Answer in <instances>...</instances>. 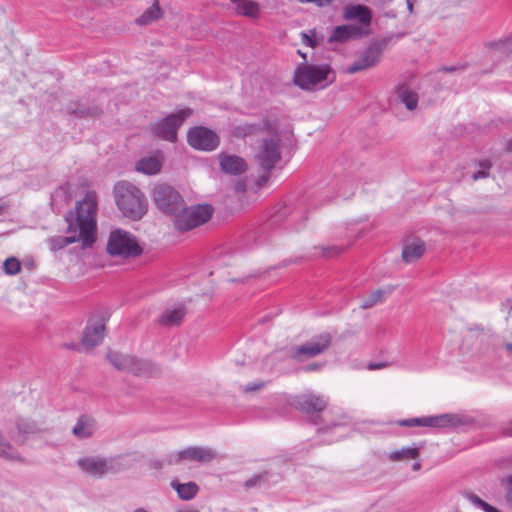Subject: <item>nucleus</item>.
<instances>
[{"instance_id": "61", "label": "nucleus", "mask_w": 512, "mask_h": 512, "mask_svg": "<svg viewBox=\"0 0 512 512\" xmlns=\"http://www.w3.org/2000/svg\"><path fill=\"white\" fill-rule=\"evenodd\" d=\"M298 54L304 59V61H307L306 53H302L300 50H298Z\"/></svg>"}, {"instance_id": "42", "label": "nucleus", "mask_w": 512, "mask_h": 512, "mask_svg": "<svg viewBox=\"0 0 512 512\" xmlns=\"http://www.w3.org/2000/svg\"><path fill=\"white\" fill-rule=\"evenodd\" d=\"M300 3H314L318 7H324L330 5L333 0H299Z\"/></svg>"}, {"instance_id": "33", "label": "nucleus", "mask_w": 512, "mask_h": 512, "mask_svg": "<svg viewBox=\"0 0 512 512\" xmlns=\"http://www.w3.org/2000/svg\"><path fill=\"white\" fill-rule=\"evenodd\" d=\"M237 12L247 17H256L259 12V5L255 1H244L237 6Z\"/></svg>"}, {"instance_id": "5", "label": "nucleus", "mask_w": 512, "mask_h": 512, "mask_svg": "<svg viewBox=\"0 0 512 512\" xmlns=\"http://www.w3.org/2000/svg\"><path fill=\"white\" fill-rule=\"evenodd\" d=\"M157 208L164 214L173 217L175 213L183 211V196L174 187L168 184H158L152 193Z\"/></svg>"}, {"instance_id": "45", "label": "nucleus", "mask_w": 512, "mask_h": 512, "mask_svg": "<svg viewBox=\"0 0 512 512\" xmlns=\"http://www.w3.org/2000/svg\"><path fill=\"white\" fill-rule=\"evenodd\" d=\"M322 364L320 363H311V364H308L306 366L303 367V370L306 371V372H311V371H318L322 368Z\"/></svg>"}, {"instance_id": "14", "label": "nucleus", "mask_w": 512, "mask_h": 512, "mask_svg": "<svg viewBox=\"0 0 512 512\" xmlns=\"http://www.w3.org/2000/svg\"><path fill=\"white\" fill-rule=\"evenodd\" d=\"M255 157L264 171H271L281 159L279 140L274 138L263 139Z\"/></svg>"}, {"instance_id": "43", "label": "nucleus", "mask_w": 512, "mask_h": 512, "mask_svg": "<svg viewBox=\"0 0 512 512\" xmlns=\"http://www.w3.org/2000/svg\"><path fill=\"white\" fill-rule=\"evenodd\" d=\"M264 387V383L261 382V383H250L248 384L244 391L246 392H255V391H258L260 389H262Z\"/></svg>"}, {"instance_id": "25", "label": "nucleus", "mask_w": 512, "mask_h": 512, "mask_svg": "<svg viewBox=\"0 0 512 512\" xmlns=\"http://www.w3.org/2000/svg\"><path fill=\"white\" fill-rule=\"evenodd\" d=\"M425 252V244L422 240H413L406 243L402 249V259L406 263L418 260Z\"/></svg>"}, {"instance_id": "62", "label": "nucleus", "mask_w": 512, "mask_h": 512, "mask_svg": "<svg viewBox=\"0 0 512 512\" xmlns=\"http://www.w3.org/2000/svg\"><path fill=\"white\" fill-rule=\"evenodd\" d=\"M230 1H231L232 3H234V4H237V6H238L239 4H241L242 2H244L245 0H230Z\"/></svg>"}, {"instance_id": "49", "label": "nucleus", "mask_w": 512, "mask_h": 512, "mask_svg": "<svg viewBox=\"0 0 512 512\" xmlns=\"http://www.w3.org/2000/svg\"><path fill=\"white\" fill-rule=\"evenodd\" d=\"M265 172H266V174L262 175V176L259 178V180L257 181V185H258L259 187L263 186V185L267 182V180H268V178H269V173H270V171H265Z\"/></svg>"}, {"instance_id": "39", "label": "nucleus", "mask_w": 512, "mask_h": 512, "mask_svg": "<svg viewBox=\"0 0 512 512\" xmlns=\"http://www.w3.org/2000/svg\"><path fill=\"white\" fill-rule=\"evenodd\" d=\"M315 249H320L321 250V256L324 257V258H329V257H333V256H336V255H339L340 253H342L344 251V248L343 247H340V246H319V247H315Z\"/></svg>"}, {"instance_id": "17", "label": "nucleus", "mask_w": 512, "mask_h": 512, "mask_svg": "<svg viewBox=\"0 0 512 512\" xmlns=\"http://www.w3.org/2000/svg\"><path fill=\"white\" fill-rule=\"evenodd\" d=\"M105 320L89 321L83 331L81 343L86 348H93L100 344L104 338Z\"/></svg>"}, {"instance_id": "35", "label": "nucleus", "mask_w": 512, "mask_h": 512, "mask_svg": "<svg viewBox=\"0 0 512 512\" xmlns=\"http://www.w3.org/2000/svg\"><path fill=\"white\" fill-rule=\"evenodd\" d=\"M487 47L505 54H510L512 53V36L498 41H491L487 43Z\"/></svg>"}, {"instance_id": "6", "label": "nucleus", "mask_w": 512, "mask_h": 512, "mask_svg": "<svg viewBox=\"0 0 512 512\" xmlns=\"http://www.w3.org/2000/svg\"><path fill=\"white\" fill-rule=\"evenodd\" d=\"M331 69L328 65L300 64L294 74L293 82L303 90H311L328 78Z\"/></svg>"}, {"instance_id": "38", "label": "nucleus", "mask_w": 512, "mask_h": 512, "mask_svg": "<svg viewBox=\"0 0 512 512\" xmlns=\"http://www.w3.org/2000/svg\"><path fill=\"white\" fill-rule=\"evenodd\" d=\"M268 473L265 471L263 473L254 475L244 483V487L246 489L254 488V487H260L263 483L267 480Z\"/></svg>"}, {"instance_id": "20", "label": "nucleus", "mask_w": 512, "mask_h": 512, "mask_svg": "<svg viewBox=\"0 0 512 512\" xmlns=\"http://www.w3.org/2000/svg\"><path fill=\"white\" fill-rule=\"evenodd\" d=\"M160 372V367L155 363L149 360L139 359L135 356L132 357V361L128 370V373L138 377H154Z\"/></svg>"}, {"instance_id": "40", "label": "nucleus", "mask_w": 512, "mask_h": 512, "mask_svg": "<svg viewBox=\"0 0 512 512\" xmlns=\"http://www.w3.org/2000/svg\"><path fill=\"white\" fill-rule=\"evenodd\" d=\"M173 222L174 221H180L184 220L186 223L191 224V206L187 207L186 203H183V211H179L178 213H175V215L172 217Z\"/></svg>"}, {"instance_id": "21", "label": "nucleus", "mask_w": 512, "mask_h": 512, "mask_svg": "<svg viewBox=\"0 0 512 512\" xmlns=\"http://www.w3.org/2000/svg\"><path fill=\"white\" fill-rule=\"evenodd\" d=\"M343 16L346 20H358L362 25H369L372 18L370 9L361 4L345 6Z\"/></svg>"}, {"instance_id": "2", "label": "nucleus", "mask_w": 512, "mask_h": 512, "mask_svg": "<svg viewBox=\"0 0 512 512\" xmlns=\"http://www.w3.org/2000/svg\"><path fill=\"white\" fill-rule=\"evenodd\" d=\"M114 198L118 209L123 216L137 221L148 210V202L144 193L134 184L120 181L114 186Z\"/></svg>"}, {"instance_id": "30", "label": "nucleus", "mask_w": 512, "mask_h": 512, "mask_svg": "<svg viewBox=\"0 0 512 512\" xmlns=\"http://www.w3.org/2000/svg\"><path fill=\"white\" fill-rule=\"evenodd\" d=\"M0 457L6 460L24 462L19 452L5 440L3 434L0 432Z\"/></svg>"}, {"instance_id": "60", "label": "nucleus", "mask_w": 512, "mask_h": 512, "mask_svg": "<svg viewBox=\"0 0 512 512\" xmlns=\"http://www.w3.org/2000/svg\"><path fill=\"white\" fill-rule=\"evenodd\" d=\"M506 149H507V151L512 152V139H510L507 142Z\"/></svg>"}, {"instance_id": "7", "label": "nucleus", "mask_w": 512, "mask_h": 512, "mask_svg": "<svg viewBox=\"0 0 512 512\" xmlns=\"http://www.w3.org/2000/svg\"><path fill=\"white\" fill-rule=\"evenodd\" d=\"M332 343V336L328 332L313 336L308 342L294 346L289 350V356L298 362L307 358L316 357L324 353Z\"/></svg>"}, {"instance_id": "36", "label": "nucleus", "mask_w": 512, "mask_h": 512, "mask_svg": "<svg viewBox=\"0 0 512 512\" xmlns=\"http://www.w3.org/2000/svg\"><path fill=\"white\" fill-rule=\"evenodd\" d=\"M3 268L6 274L16 275L21 270V264L15 257H10L4 261Z\"/></svg>"}, {"instance_id": "15", "label": "nucleus", "mask_w": 512, "mask_h": 512, "mask_svg": "<svg viewBox=\"0 0 512 512\" xmlns=\"http://www.w3.org/2000/svg\"><path fill=\"white\" fill-rule=\"evenodd\" d=\"M216 458V452L212 448L190 446L168 457V464L177 465L182 460H190L198 463H210Z\"/></svg>"}, {"instance_id": "58", "label": "nucleus", "mask_w": 512, "mask_h": 512, "mask_svg": "<svg viewBox=\"0 0 512 512\" xmlns=\"http://www.w3.org/2000/svg\"><path fill=\"white\" fill-rule=\"evenodd\" d=\"M236 190H237V191H240V192L245 191V185H244V184H242V183L237 184V185H236Z\"/></svg>"}, {"instance_id": "9", "label": "nucleus", "mask_w": 512, "mask_h": 512, "mask_svg": "<svg viewBox=\"0 0 512 512\" xmlns=\"http://www.w3.org/2000/svg\"><path fill=\"white\" fill-rule=\"evenodd\" d=\"M77 466L82 473L94 477L102 478L104 475L118 471L114 458H105L100 456H86L77 460Z\"/></svg>"}, {"instance_id": "31", "label": "nucleus", "mask_w": 512, "mask_h": 512, "mask_svg": "<svg viewBox=\"0 0 512 512\" xmlns=\"http://www.w3.org/2000/svg\"><path fill=\"white\" fill-rule=\"evenodd\" d=\"M419 447H403L399 450H394L389 454L391 461H402L408 459H417L420 455Z\"/></svg>"}, {"instance_id": "55", "label": "nucleus", "mask_w": 512, "mask_h": 512, "mask_svg": "<svg viewBox=\"0 0 512 512\" xmlns=\"http://www.w3.org/2000/svg\"><path fill=\"white\" fill-rule=\"evenodd\" d=\"M406 4H407V9L409 10L410 13H412L413 7H414V0H406Z\"/></svg>"}, {"instance_id": "64", "label": "nucleus", "mask_w": 512, "mask_h": 512, "mask_svg": "<svg viewBox=\"0 0 512 512\" xmlns=\"http://www.w3.org/2000/svg\"><path fill=\"white\" fill-rule=\"evenodd\" d=\"M154 467H155V468H160V467H161V464H160V463H156V464L154 465Z\"/></svg>"}, {"instance_id": "44", "label": "nucleus", "mask_w": 512, "mask_h": 512, "mask_svg": "<svg viewBox=\"0 0 512 512\" xmlns=\"http://www.w3.org/2000/svg\"><path fill=\"white\" fill-rule=\"evenodd\" d=\"M501 434L505 437H511L512 436V420L507 422L501 430Z\"/></svg>"}, {"instance_id": "24", "label": "nucleus", "mask_w": 512, "mask_h": 512, "mask_svg": "<svg viewBox=\"0 0 512 512\" xmlns=\"http://www.w3.org/2000/svg\"><path fill=\"white\" fill-rule=\"evenodd\" d=\"M185 315L186 309L184 306H179L173 309H166L159 317L158 323L161 326H178L181 324Z\"/></svg>"}, {"instance_id": "28", "label": "nucleus", "mask_w": 512, "mask_h": 512, "mask_svg": "<svg viewBox=\"0 0 512 512\" xmlns=\"http://www.w3.org/2000/svg\"><path fill=\"white\" fill-rule=\"evenodd\" d=\"M161 162L155 156H149L140 159L136 163V170L147 175H154L161 169Z\"/></svg>"}, {"instance_id": "46", "label": "nucleus", "mask_w": 512, "mask_h": 512, "mask_svg": "<svg viewBox=\"0 0 512 512\" xmlns=\"http://www.w3.org/2000/svg\"><path fill=\"white\" fill-rule=\"evenodd\" d=\"M489 177V172L488 171H485V170H480L478 172H475L473 175H472V179L474 181L478 180V179H482V178H487Z\"/></svg>"}, {"instance_id": "53", "label": "nucleus", "mask_w": 512, "mask_h": 512, "mask_svg": "<svg viewBox=\"0 0 512 512\" xmlns=\"http://www.w3.org/2000/svg\"><path fill=\"white\" fill-rule=\"evenodd\" d=\"M507 484V490H512V474L507 476L506 479L503 480Z\"/></svg>"}, {"instance_id": "41", "label": "nucleus", "mask_w": 512, "mask_h": 512, "mask_svg": "<svg viewBox=\"0 0 512 512\" xmlns=\"http://www.w3.org/2000/svg\"><path fill=\"white\" fill-rule=\"evenodd\" d=\"M301 36H302L303 42H304L306 45H308V46H310V47H312V48L316 47V45H317V41H316V39H315L314 34H313L312 36H309L308 34H306L305 32H303V33H301Z\"/></svg>"}, {"instance_id": "27", "label": "nucleus", "mask_w": 512, "mask_h": 512, "mask_svg": "<svg viewBox=\"0 0 512 512\" xmlns=\"http://www.w3.org/2000/svg\"><path fill=\"white\" fill-rule=\"evenodd\" d=\"M132 357V355L123 354L116 351H109L106 355L107 360L115 369L127 373L132 361Z\"/></svg>"}, {"instance_id": "16", "label": "nucleus", "mask_w": 512, "mask_h": 512, "mask_svg": "<svg viewBox=\"0 0 512 512\" xmlns=\"http://www.w3.org/2000/svg\"><path fill=\"white\" fill-rule=\"evenodd\" d=\"M214 208L210 204H196L191 206V224L184 220L174 221V227L180 232L190 231L205 224L213 215Z\"/></svg>"}, {"instance_id": "3", "label": "nucleus", "mask_w": 512, "mask_h": 512, "mask_svg": "<svg viewBox=\"0 0 512 512\" xmlns=\"http://www.w3.org/2000/svg\"><path fill=\"white\" fill-rule=\"evenodd\" d=\"M51 427L46 421H37L28 416L17 415L6 426L8 437L18 445H23L29 437L49 433Z\"/></svg>"}, {"instance_id": "50", "label": "nucleus", "mask_w": 512, "mask_h": 512, "mask_svg": "<svg viewBox=\"0 0 512 512\" xmlns=\"http://www.w3.org/2000/svg\"><path fill=\"white\" fill-rule=\"evenodd\" d=\"M386 364L385 363H374V362H371L368 364V369L370 370H376V369H380V368H383L385 367Z\"/></svg>"}, {"instance_id": "23", "label": "nucleus", "mask_w": 512, "mask_h": 512, "mask_svg": "<svg viewBox=\"0 0 512 512\" xmlns=\"http://www.w3.org/2000/svg\"><path fill=\"white\" fill-rule=\"evenodd\" d=\"M361 35V28L348 24L340 25L334 28L332 35L329 37V42H346L352 38H357Z\"/></svg>"}, {"instance_id": "37", "label": "nucleus", "mask_w": 512, "mask_h": 512, "mask_svg": "<svg viewBox=\"0 0 512 512\" xmlns=\"http://www.w3.org/2000/svg\"><path fill=\"white\" fill-rule=\"evenodd\" d=\"M259 129L257 124H242L234 128V134L238 137H246L254 134Z\"/></svg>"}, {"instance_id": "11", "label": "nucleus", "mask_w": 512, "mask_h": 512, "mask_svg": "<svg viewBox=\"0 0 512 512\" xmlns=\"http://www.w3.org/2000/svg\"><path fill=\"white\" fill-rule=\"evenodd\" d=\"M465 423L458 415L450 413L399 421V425L405 427L425 426L434 428L458 427Z\"/></svg>"}, {"instance_id": "56", "label": "nucleus", "mask_w": 512, "mask_h": 512, "mask_svg": "<svg viewBox=\"0 0 512 512\" xmlns=\"http://www.w3.org/2000/svg\"><path fill=\"white\" fill-rule=\"evenodd\" d=\"M441 71H445V72H453L456 70V67L454 66H444L440 69Z\"/></svg>"}, {"instance_id": "12", "label": "nucleus", "mask_w": 512, "mask_h": 512, "mask_svg": "<svg viewBox=\"0 0 512 512\" xmlns=\"http://www.w3.org/2000/svg\"><path fill=\"white\" fill-rule=\"evenodd\" d=\"M328 401L324 396L316 395L313 393H305L299 396H296L292 402V405L299 411L315 417L312 418V421L315 425L319 424L318 414L325 410L327 407Z\"/></svg>"}, {"instance_id": "57", "label": "nucleus", "mask_w": 512, "mask_h": 512, "mask_svg": "<svg viewBox=\"0 0 512 512\" xmlns=\"http://www.w3.org/2000/svg\"><path fill=\"white\" fill-rule=\"evenodd\" d=\"M7 205L5 203L0 202V215H3L7 210Z\"/></svg>"}, {"instance_id": "54", "label": "nucleus", "mask_w": 512, "mask_h": 512, "mask_svg": "<svg viewBox=\"0 0 512 512\" xmlns=\"http://www.w3.org/2000/svg\"><path fill=\"white\" fill-rule=\"evenodd\" d=\"M505 498L509 505L512 506V490H507Z\"/></svg>"}, {"instance_id": "19", "label": "nucleus", "mask_w": 512, "mask_h": 512, "mask_svg": "<svg viewBox=\"0 0 512 512\" xmlns=\"http://www.w3.org/2000/svg\"><path fill=\"white\" fill-rule=\"evenodd\" d=\"M219 163L222 171L226 174L239 175L248 169L246 161L237 155L220 154Z\"/></svg>"}, {"instance_id": "48", "label": "nucleus", "mask_w": 512, "mask_h": 512, "mask_svg": "<svg viewBox=\"0 0 512 512\" xmlns=\"http://www.w3.org/2000/svg\"><path fill=\"white\" fill-rule=\"evenodd\" d=\"M265 172H266V174L262 175V176L259 178V180L257 181V185H258L259 187L263 186V185L267 182V180H268V178H269V173H270V171H265Z\"/></svg>"}, {"instance_id": "51", "label": "nucleus", "mask_w": 512, "mask_h": 512, "mask_svg": "<svg viewBox=\"0 0 512 512\" xmlns=\"http://www.w3.org/2000/svg\"><path fill=\"white\" fill-rule=\"evenodd\" d=\"M468 330L470 332L477 331V332H484V328L479 324H473L470 327H468Z\"/></svg>"}, {"instance_id": "8", "label": "nucleus", "mask_w": 512, "mask_h": 512, "mask_svg": "<svg viewBox=\"0 0 512 512\" xmlns=\"http://www.w3.org/2000/svg\"><path fill=\"white\" fill-rule=\"evenodd\" d=\"M192 114L190 108L182 109L165 117L159 123L153 126V132L156 136L174 142L177 139V130L184 121Z\"/></svg>"}, {"instance_id": "10", "label": "nucleus", "mask_w": 512, "mask_h": 512, "mask_svg": "<svg viewBox=\"0 0 512 512\" xmlns=\"http://www.w3.org/2000/svg\"><path fill=\"white\" fill-rule=\"evenodd\" d=\"M388 44L387 39H382L371 43L347 68V72L354 74L375 66L381 59L384 49Z\"/></svg>"}, {"instance_id": "52", "label": "nucleus", "mask_w": 512, "mask_h": 512, "mask_svg": "<svg viewBox=\"0 0 512 512\" xmlns=\"http://www.w3.org/2000/svg\"><path fill=\"white\" fill-rule=\"evenodd\" d=\"M503 347L508 356H512V343H504Z\"/></svg>"}, {"instance_id": "63", "label": "nucleus", "mask_w": 512, "mask_h": 512, "mask_svg": "<svg viewBox=\"0 0 512 512\" xmlns=\"http://www.w3.org/2000/svg\"><path fill=\"white\" fill-rule=\"evenodd\" d=\"M67 348H70V349H74L75 348V344H71V345H66Z\"/></svg>"}, {"instance_id": "1", "label": "nucleus", "mask_w": 512, "mask_h": 512, "mask_svg": "<svg viewBox=\"0 0 512 512\" xmlns=\"http://www.w3.org/2000/svg\"><path fill=\"white\" fill-rule=\"evenodd\" d=\"M98 199L95 191H87L84 198L76 202L75 210L65 215L67 236H55L48 240L49 247L56 252L81 241L82 248H90L95 240Z\"/></svg>"}, {"instance_id": "47", "label": "nucleus", "mask_w": 512, "mask_h": 512, "mask_svg": "<svg viewBox=\"0 0 512 512\" xmlns=\"http://www.w3.org/2000/svg\"><path fill=\"white\" fill-rule=\"evenodd\" d=\"M479 166L482 170L488 171L492 167V163L490 160H482L479 162Z\"/></svg>"}, {"instance_id": "22", "label": "nucleus", "mask_w": 512, "mask_h": 512, "mask_svg": "<svg viewBox=\"0 0 512 512\" xmlns=\"http://www.w3.org/2000/svg\"><path fill=\"white\" fill-rule=\"evenodd\" d=\"M96 431V421L88 415H81L72 429V433L79 439L91 437Z\"/></svg>"}, {"instance_id": "13", "label": "nucleus", "mask_w": 512, "mask_h": 512, "mask_svg": "<svg viewBox=\"0 0 512 512\" xmlns=\"http://www.w3.org/2000/svg\"><path fill=\"white\" fill-rule=\"evenodd\" d=\"M187 142L197 150L212 151L219 145V137L212 130L198 126L188 131Z\"/></svg>"}, {"instance_id": "18", "label": "nucleus", "mask_w": 512, "mask_h": 512, "mask_svg": "<svg viewBox=\"0 0 512 512\" xmlns=\"http://www.w3.org/2000/svg\"><path fill=\"white\" fill-rule=\"evenodd\" d=\"M69 114H74L79 118L96 117L102 113V110L95 104L89 103L86 99L71 100L65 106Z\"/></svg>"}, {"instance_id": "26", "label": "nucleus", "mask_w": 512, "mask_h": 512, "mask_svg": "<svg viewBox=\"0 0 512 512\" xmlns=\"http://www.w3.org/2000/svg\"><path fill=\"white\" fill-rule=\"evenodd\" d=\"M398 97L400 101L405 105L407 110L413 111L418 105V94L411 90L406 84H400L398 86Z\"/></svg>"}, {"instance_id": "29", "label": "nucleus", "mask_w": 512, "mask_h": 512, "mask_svg": "<svg viewBox=\"0 0 512 512\" xmlns=\"http://www.w3.org/2000/svg\"><path fill=\"white\" fill-rule=\"evenodd\" d=\"M162 16V10L159 6L158 0H155V2L147 8L143 14L136 19V23L138 25H147L157 19H159Z\"/></svg>"}, {"instance_id": "59", "label": "nucleus", "mask_w": 512, "mask_h": 512, "mask_svg": "<svg viewBox=\"0 0 512 512\" xmlns=\"http://www.w3.org/2000/svg\"><path fill=\"white\" fill-rule=\"evenodd\" d=\"M420 468H421V464H420V462H415V463L412 465V469H413L414 471H418V470H420Z\"/></svg>"}, {"instance_id": "34", "label": "nucleus", "mask_w": 512, "mask_h": 512, "mask_svg": "<svg viewBox=\"0 0 512 512\" xmlns=\"http://www.w3.org/2000/svg\"><path fill=\"white\" fill-rule=\"evenodd\" d=\"M386 292L382 289H378L373 291L366 299H364L361 303L362 309H369L375 306L376 304L383 301L385 298Z\"/></svg>"}, {"instance_id": "4", "label": "nucleus", "mask_w": 512, "mask_h": 512, "mask_svg": "<svg viewBox=\"0 0 512 512\" xmlns=\"http://www.w3.org/2000/svg\"><path fill=\"white\" fill-rule=\"evenodd\" d=\"M107 252L112 256L135 258L141 255L142 248L133 234L118 228L109 235Z\"/></svg>"}, {"instance_id": "32", "label": "nucleus", "mask_w": 512, "mask_h": 512, "mask_svg": "<svg viewBox=\"0 0 512 512\" xmlns=\"http://www.w3.org/2000/svg\"><path fill=\"white\" fill-rule=\"evenodd\" d=\"M175 488L178 496L183 500H191L196 496L199 490L197 484L194 482L178 484Z\"/></svg>"}]
</instances>
